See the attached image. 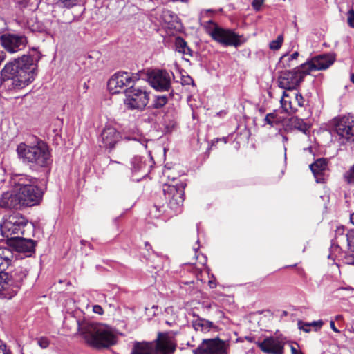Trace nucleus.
Listing matches in <instances>:
<instances>
[{
    "label": "nucleus",
    "instance_id": "1",
    "mask_svg": "<svg viewBox=\"0 0 354 354\" xmlns=\"http://www.w3.org/2000/svg\"><path fill=\"white\" fill-rule=\"evenodd\" d=\"M24 55L7 63L1 71V80L13 89H21L31 83L37 75L40 56Z\"/></svg>",
    "mask_w": 354,
    "mask_h": 354
},
{
    "label": "nucleus",
    "instance_id": "2",
    "mask_svg": "<svg viewBox=\"0 0 354 354\" xmlns=\"http://www.w3.org/2000/svg\"><path fill=\"white\" fill-rule=\"evenodd\" d=\"M77 322L78 330L88 346L100 349L116 343L117 337L113 329L107 325L88 321Z\"/></svg>",
    "mask_w": 354,
    "mask_h": 354
},
{
    "label": "nucleus",
    "instance_id": "3",
    "mask_svg": "<svg viewBox=\"0 0 354 354\" xmlns=\"http://www.w3.org/2000/svg\"><path fill=\"white\" fill-rule=\"evenodd\" d=\"M16 151L24 164L45 167L52 162L48 147L42 141H38L35 145L21 142L17 145Z\"/></svg>",
    "mask_w": 354,
    "mask_h": 354
},
{
    "label": "nucleus",
    "instance_id": "4",
    "mask_svg": "<svg viewBox=\"0 0 354 354\" xmlns=\"http://www.w3.org/2000/svg\"><path fill=\"white\" fill-rule=\"evenodd\" d=\"M27 274V269L21 266L16 268L12 272L10 277H9L7 272V279L0 281V286H2L0 288V297L8 299L12 298L18 292Z\"/></svg>",
    "mask_w": 354,
    "mask_h": 354
},
{
    "label": "nucleus",
    "instance_id": "5",
    "mask_svg": "<svg viewBox=\"0 0 354 354\" xmlns=\"http://www.w3.org/2000/svg\"><path fill=\"white\" fill-rule=\"evenodd\" d=\"M28 220L21 214L15 213L4 218L0 229L2 235L10 240L24 234Z\"/></svg>",
    "mask_w": 354,
    "mask_h": 354
},
{
    "label": "nucleus",
    "instance_id": "6",
    "mask_svg": "<svg viewBox=\"0 0 354 354\" xmlns=\"http://www.w3.org/2000/svg\"><path fill=\"white\" fill-rule=\"evenodd\" d=\"M212 26L207 28V33L212 38L225 46H239L243 42L241 37L231 29L223 28L210 21Z\"/></svg>",
    "mask_w": 354,
    "mask_h": 354
},
{
    "label": "nucleus",
    "instance_id": "7",
    "mask_svg": "<svg viewBox=\"0 0 354 354\" xmlns=\"http://www.w3.org/2000/svg\"><path fill=\"white\" fill-rule=\"evenodd\" d=\"M306 75L307 73L304 68H301V64L292 71H281L277 78L278 86L284 90H295L304 81Z\"/></svg>",
    "mask_w": 354,
    "mask_h": 354
},
{
    "label": "nucleus",
    "instance_id": "8",
    "mask_svg": "<svg viewBox=\"0 0 354 354\" xmlns=\"http://www.w3.org/2000/svg\"><path fill=\"white\" fill-rule=\"evenodd\" d=\"M333 128L338 141L341 144L346 143L354 136V115L335 118L333 120Z\"/></svg>",
    "mask_w": 354,
    "mask_h": 354
},
{
    "label": "nucleus",
    "instance_id": "9",
    "mask_svg": "<svg viewBox=\"0 0 354 354\" xmlns=\"http://www.w3.org/2000/svg\"><path fill=\"white\" fill-rule=\"evenodd\" d=\"M186 184L181 183L176 185L165 184L163 192L169 207L175 212H180L184 202Z\"/></svg>",
    "mask_w": 354,
    "mask_h": 354
},
{
    "label": "nucleus",
    "instance_id": "10",
    "mask_svg": "<svg viewBox=\"0 0 354 354\" xmlns=\"http://www.w3.org/2000/svg\"><path fill=\"white\" fill-rule=\"evenodd\" d=\"M140 76L138 73H129L127 72H118L113 75L108 81L109 91L113 93H118L125 87H131L138 80Z\"/></svg>",
    "mask_w": 354,
    "mask_h": 354
},
{
    "label": "nucleus",
    "instance_id": "11",
    "mask_svg": "<svg viewBox=\"0 0 354 354\" xmlns=\"http://www.w3.org/2000/svg\"><path fill=\"white\" fill-rule=\"evenodd\" d=\"M125 97L124 103L130 109H142L149 100V93L145 89L133 86L125 91Z\"/></svg>",
    "mask_w": 354,
    "mask_h": 354
},
{
    "label": "nucleus",
    "instance_id": "12",
    "mask_svg": "<svg viewBox=\"0 0 354 354\" xmlns=\"http://www.w3.org/2000/svg\"><path fill=\"white\" fill-rule=\"evenodd\" d=\"M335 243L340 248L346 247L350 254L345 257L348 264H354V230L345 232L343 227H338L335 232Z\"/></svg>",
    "mask_w": 354,
    "mask_h": 354
},
{
    "label": "nucleus",
    "instance_id": "13",
    "mask_svg": "<svg viewBox=\"0 0 354 354\" xmlns=\"http://www.w3.org/2000/svg\"><path fill=\"white\" fill-rule=\"evenodd\" d=\"M335 56L333 54H322L312 57L301 64L307 75L316 71L326 70L329 68L335 62Z\"/></svg>",
    "mask_w": 354,
    "mask_h": 354
},
{
    "label": "nucleus",
    "instance_id": "14",
    "mask_svg": "<svg viewBox=\"0 0 354 354\" xmlns=\"http://www.w3.org/2000/svg\"><path fill=\"white\" fill-rule=\"evenodd\" d=\"M0 41L1 46L10 53L23 50L27 44V39L24 35L10 33L1 35Z\"/></svg>",
    "mask_w": 354,
    "mask_h": 354
},
{
    "label": "nucleus",
    "instance_id": "15",
    "mask_svg": "<svg viewBox=\"0 0 354 354\" xmlns=\"http://www.w3.org/2000/svg\"><path fill=\"white\" fill-rule=\"evenodd\" d=\"M225 343L219 339H203L201 344L193 351L194 354H223L226 352Z\"/></svg>",
    "mask_w": 354,
    "mask_h": 354
},
{
    "label": "nucleus",
    "instance_id": "16",
    "mask_svg": "<svg viewBox=\"0 0 354 354\" xmlns=\"http://www.w3.org/2000/svg\"><path fill=\"white\" fill-rule=\"evenodd\" d=\"M19 196L23 207H31L39 203L43 192L37 185L19 190Z\"/></svg>",
    "mask_w": 354,
    "mask_h": 354
},
{
    "label": "nucleus",
    "instance_id": "17",
    "mask_svg": "<svg viewBox=\"0 0 354 354\" xmlns=\"http://www.w3.org/2000/svg\"><path fill=\"white\" fill-rule=\"evenodd\" d=\"M280 102L284 112L294 113L299 107L304 106L306 100L300 93H295L291 95L283 91Z\"/></svg>",
    "mask_w": 354,
    "mask_h": 354
},
{
    "label": "nucleus",
    "instance_id": "18",
    "mask_svg": "<svg viewBox=\"0 0 354 354\" xmlns=\"http://www.w3.org/2000/svg\"><path fill=\"white\" fill-rule=\"evenodd\" d=\"M171 74L165 70L153 71L149 77L153 88L159 91H169L171 87Z\"/></svg>",
    "mask_w": 354,
    "mask_h": 354
},
{
    "label": "nucleus",
    "instance_id": "19",
    "mask_svg": "<svg viewBox=\"0 0 354 354\" xmlns=\"http://www.w3.org/2000/svg\"><path fill=\"white\" fill-rule=\"evenodd\" d=\"M285 341L280 337H270L258 342L259 348L267 354H283Z\"/></svg>",
    "mask_w": 354,
    "mask_h": 354
},
{
    "label": "nucleus",
    "instance_id": "20",
    "mask_svg": "<svg viewBox=\"0 0 354 354\" xmlns=\"http://www.w3.org/2000/svg\"><path fill=\"white\" fill-rule=\"evenodd\" d=\"M120 139V134L116 129L107 125L103 129L101 133L100 146L101 147L111 149L115 147V145Z\"/></svg>",
    "mask_w": 354,
    "mask_h": 354
},
{
    "label": "nucleus",
    "instance_id": "21",
    "mask_svg": "<svg viewBox=\"0 0 354 354\" xmlns=\"http://www.w3.org/2000/svg\"><path fill=\"white\" fill-rule=\"evenodd\" d=\"M0 208L5 209H21L23 208L18 192L8 191L0 197Z\"/></svg>",
    "mask_w": 354,
    "mask_h": 354
},
{
    "label": "nucleus",
    "instance_id": "22",
    "mask_svg": "<svg viewBox=\"0 0 354 354\" xmlns=\"http://www.w3.org/2000/svg\"><path fill=\"white\" fill-rule=\"evenodd\" d=\"M36 241L30 239H25L19 236L13 239L12 246L15 250L20 253L26 254V256L30 257L35 252Z\"/></svg>",
    "mask_w": 354,
    "mask_h": 354
},
{
    "label": "nucleus",
    "instance_id": "23",
    "mask_svg": "<svg viewBox=\"0 0 354 354\" xmlns=\"http://www.w3.org/2000/svg\"><path fill=\"white\" fill-rule=\"evenodd\" d=\"M175 346L171 340L165 335L159 334L156 346V354H173Z\"/></svg>",
    "mask_w": 354,
    "mask_h": 354
},
{
    "label": "nucleus",
    "instance_id": "24",
    "mask_svg": "<svg viewBox=\"0 0 354 354\" xmlns=\"http://www.w3.org/2000/svg\"><path fill=\"white\" fill-rule=\"evenodd\" d=\"M328 162L324 158L317 159L310 165V168L316 179L317 183L324 182V172L327 169Z\"/></svg>",
    "mask_w": 354,
    "mask_h": 354
},
{
    "label": "nucleus",
    "instance_id": "25",
    "mask_svg": "<svg viewBox=\"0 0 354 354\" xmlns=\"http://www.w3.org/2000/svg\"><path fill=\"white\" fill-rule=\"evenodd\" d=\"M12 183L19 191L37 185V179L25 174H17L12 178Z\"/></svg>",
    "mask_w": 354,
    "mask_h": 354
},
{
    "label": "nucleus",
    "instance_id": "26",
    "mask_svg": "<svg viewBox=\"0 0 354 354\" xmlns=\"http://www.w3.org/2000/svg\"><path fill=\"white\" fill-rule=\"evenodd\" d=\"M286 129L289 131L292 129H297L305 134L309 131V126L304 121L303 119L297 117H292L286 122Z\"/></svg>",
    "mask_w": 354,
    "mask_h": 354
},
{
    "label": "nucleus",
    "instance_id": "27",
    "mask_svg": "<svg viewBox=\"0 0 354 354\" xmlns=\"http://www.w3.org/2000/svg\"><path fill=\"white\" fill-rule=\"evenodd\" d=\"M6 253L10 254L8 249L0 248V281L7 279V272L5 270L10 264V259L8 256L3 257ZM2 286H0L1 288Z\"/></svg>",
    "mask_w": 354,
    "mask_h": 354
},
{
    "label": "nucleus",
    "instance_id": "28",
    "mask_svg": "<svg viewBox=\"0 0 354 354\" xmlns=\"http://www.w3.org/2000/svg\"><path fill=\"white\" fill-rule=\"evenodd\" d=\"M130 169L133 174L140 173L141 176L146 175V163L141 156H134L130 162Z\"/></svg>",
    "mask_w": 354,
    "mask_h": 354
},
{
    "label": "nucleus",
    "instance_id": "29",
    "mask_svg": "<svg viewBox=\"0 0 354 354\" xmlns=\"http://www.w3.org/2000/svg\"><path fill=\"white\" fill-rule=\"evenodd\" d=\"M131 354H153V346L146 342H135Z\"/></svg>",
    "mask_w": 354,
    "mask_h": 354
},
{
    "label": "nucleus",
    "instance_id": "30",
    "mask_svg": "<svg viewBox=\"0 0 354 354\" xmlns=\"http://www.w3.org/2000/svg\"><path fill=\"white\" fill-rule=\"evenodd\" d=\"M299 57V53L295 52L291 55L285 54L283 55L279 62V65L282 68H291L297 64V59Z\"/></svg>",
    "mask_w": 354,
    "mask_h": 354
},
{
    "label": "nucleus",
    "instance_id": "31",
    "mask_svg": "<svg viewBox=\"0 0 354 354\" xmlns=\"http://www.w3.org/2000/svg\"><path fill=\"white\" fill-rule=\"evenodd\" d=\"M194 330L201 332H208L213 326V323L202 318H197L192 322Z\"/></svg>",
    "mask_w": 354,
    "mask_h": 354
},
{
    "label": "nucleus",
    "instance_id": "32",
    "mask_svg": "<svg viewBox=\"0 0 354 354\" xmlns=\"http://www.w3.org/2000/svg\"><path fill=\"white\" fill-rule=\"evenodd\" d=\"M176 50L186 55L192 56V50L187 46L186 41L181 37H177L175 41Z\"/></svg>",
    "mask_w": 354,
    "mask_h": 354
},
{
    "label": "nucleus",
    "instance_id": "33",
    "mask_svg": "<svg viewBox=\"0 0 354 354\" xmlns=\"http://www.w3.org/2000/svg\"><path fill=\"white\" fill-rule=\"evenodd\" d=\"M168 102L167 95H157L153 101V106L156 109H159L164 106Z\"/></svg>",
    "mask_w": 354,
    "mask_h": 354
},
{
    "label": "nucleus",
    "instance_id": "34",
    "mask_svg": "<svg viewBox=\"0 0 354 354\" xmlns=\"http://www.w3.org/2000/svg\"><path fill=\"white\" fill-rule=\"evenodd\" d=\"M77 3V0H57L56 5L59 8H71Z\"/></svg>",
    "mask_w": 354,
    "mask_h": 354
},
{
    "label": "nucleus",
    "instance_id": "35",
    "mask_svg": "<svg viewBox=\"0 0 354 354\" xmlns=\"http://www.w3.org/2000/svg\"><path fill=\"white\" fill-rule=\"evenodd\" d=\"M347 181L350 185V191L354 196V166L351 169L346 176Z\"/></svg>",
    "mask_w": 354,
    "mask_h": 354
},
{
    "label": "nucleus",
    "instance_id": "36",
    "mask_svg": "<svg viewBox=\"0 0 354 354\" xmlns=\"http://www.w3.org/2000/svg\"><path fill=\"white\" fill-rule=\"evenodd\" d=\"M283 41V35H279L275 40H273L270 43V48L274 50H279L282 45Z\"/></svg>",
    "mask_w": 354,
    "mask_h": 354
},
{
    "label": "nucleus",
    "instance_id": "37",
    "mask_svg": "<svg viewBox=\"0 0 354 354\" xmlns=\"http://www.w3.org/2000/svg\"><path fill=\"white\" fill-rule=\"evenodd\" d=\"M276 120H277V114L274 113H268L266 115V118L264 119V122L266 124H268L270 125L271 127H274L276 124Z\"/></svg>",
    "mask_w": 354,
    "mask_h": 354
},
{
    "label": "nucleus",
    "instance_id": "38",
    "mask_svg": "<svg viewBox=\"0 0 354 354\" xmlns=\"http://www.w3.org/2000/svg\"><path fill=\"white\" fill-rule=\"evenodd\" d=\"M347 22H348V26L352 28H354V10L353 9H351L348 10V13H347Z\"/></svg>",
    "mask_w": 354,
    "mask_h": 354
},
{
    "label": "nucleus",
    "instance_id": "39",
    "mask_svg": "<svg viewBox=\"0 0 354 354\" xmlns=\"http://www.w3.org/2000/svg\"><path fill=\"white\" fill-rule=\"evenodd\" d=\"M297 325L300 330H302L306 333H309L310 331V324H309V323L299 321Z\"/></svg>",
    "mask_w": 354,
    "mask_h": 354
},
{
    "label": "nucleus",
    "instance_id": "40",
    "mask_svg": "<svg viewBox=\"0 0 354 354\" xmlns=\"http://www.w3.org/2000/svg\"><path fill=\"white\" fill-rule=\"evenodd\" d=\"M37 344L41 348H46L49 346V340L42 337L37 339Z\"/></svg>",
    "mask_w": 354,
    "mask_h": 354
},
{
    "label": "nucleus",
    "instance_id": "41",
    "mask_svg": "<svg viewBox=\"0 0 354 354\" xmlns=\"http://www.w3.org/2000/svg\"><path fill=\"white\" fill-rule=\"evenodd\" d=\"M309 324H310V327L311 326L314 327L315 331H317L318 330H319L322 328V326L324 324V322L322 320H318V321H314L313 322H310V323H309Z\"/></svg>",
    "mask_w": 354,
    "mask_h": 354
},
{
    "label": "nucleus",
    "instance_id": "42",
    "mask_svg": "<svg viewBox=\"0 0 354 354\" xmlns=\"http://www.w3.org/2000/svg\"><path fill=\"white\" fill-rule=\"evenodd\" d=\"M0 354H11L6 345L0 339Z\"/></svg>",
    "mask_w": 354,
    "mask_h": 354
},
{
    "label": "nucleus",
    "instance_id": "43",
    "mask_svg": "<svg viewBox=\"0 0 354 354\" xmlns=\"http://www.w3.org/2000/svg\"><path fill=\"white\" fill-rule=\"evenodd\" d=\"M263 2V0H254L252 2V6L254 10H259Z\"/></svg>",
    "mask_w": 354,
    "mask_h": 354
},
{
    "label": "nucleus",
    "instance_id": "44",
    "mask_svg": "<svg viewBox=\"0 0 354 354\" xmlns=\"http://www.w3.org/2000/svg\"><path fill=\"white\" fill-rule=\"evenodd\" d=\"M93 310L95 313L98 315H102L104 313V310L100 305L93 306Z\"/></svg>",
    "mask_w": 354,
    "mask_h": 354
},
{
    "label": "nucleus",
    "instance_id": "45",
    "mask_svg": "<svg viewBox=\"0 0 354 354\" xmlns=\"http://www.w3.org/2000/svg\"><path fill=\"white\" fill-rule=\"evenodd\" d=\"M281 140H282L283 143L285 145L288 141V137L283 134L281 135ZM286 150H287V149H286V146L284 145L285 152L286 151Z\"/></svg>",
    "mask_w": 354,
    "mask_h": 354
},
{
    "label": "nucleus",
    "instance_id": "46",
    "mask_svg": "<svg viewBox=\"0 0 354 354\" xmlns=\"http://www.w3.org/2000/svg\"><path fill=\"white\" fill-rule=\"evenodd\" d=\"M330 326L331 329L335 333H339V330L335 327L334 321H330Z\"/></svg>",
    "mask_w": 354,
    "mask_h": 354
},
{
    "label": "nucleus",
    "instance_id": "47",
    "mask_svg": "<svg viewBox=\"0 0 354 354\" xmlns=\"http://www.w3.org/2000/svg\"><path fill=\"white\" fill-rule=\"evenodd\" d=\"M292 354H303L301 351H298L295 346H291Z\"/></svg>",
    "mask_w": 354,
    "mask_h": 354
},
{
    "label": "nucleus",
    "instance_id": "48",
    "mask_svg": "<svg viewBox=\"0 0 354 354\" xmlns=\"http://www.w3.org/2000/svg\"><path fill=\"white\" fill-rule=\"evenodd\" d=\"M350 220L352 224L354 225V213L351 214L350 216Z\"/></svg>",
    "mask_w": 354,
    "mask_h": 354
},
{
    "label": "nucleus",
    "instance_id": "49",
    "mask_svg": "<svg viewBox=\"0 0 354 354\" xmlns=\"http://www.w3.org/2000/svg\"><path fill=\"white\" fill-rule=\"evenodd\" d=\"M209 286L212 288H214L216 287L215 286V283L212 281H209Z\"/></svg>",
    "mask_w": 354,
    "mask_h": 354
},
{
    "label": "nucleus",
    "instance_id": "50",
    "mask_svg": "<svg viewBox=\"0 0 354 354\" xmlns=\"http://www.w3.org/2000/svg\"><path fill=\"white\" fill-rule=\"evenodd\" d=\"M351 81L354 84V73L351 75Z\"/></svg>",
    "mask_w": 354,
    "mask_h": 354
},
{
    "label": "nucleus",
    "instance_id": "51",
    "mask_svg": "<svg viewBox=\"0 0 354 354\" xmlns=\"http://www.w3.org/2000/svg\"><path fill=\"white\" fill-rule=\"evenodd\" d=\"M145 247L147 248V250H149L148 247L151 248V246L147 243H146Z\"/></svg>",
    "mask_w": 354,
    "mask_h": 354
},
{
    "label": "nucleus",
    "instance_id": "52",
    "mask_svg": "<svg viewBox=\"0 0 354 354\" xmlns=\"http://www.w3.org/2000/svg\"><path fill=\"white\" fill-rule=\"evenodd\" d=\"M84 87L85 89H87L88 88V85L86 83H84Z\"/></svg>",
    "mask_w": 354,
    "mask_h": 354
},
{
    "label": "nucleus",
    "instance_id": "53",
    "mask_svg": "<svg viewBox=\"0 0 354 354\" xmlns=\"http://www.w3.org/2000/svg\"><path fill=\"white\" fill-rule=\"evenodd\" d=\"M186 84H189V82H188V80H186Z\"/></svg>",
    "mask_w": 354,
    "mask_h": 354
},
{
    "label": "nucleus",
    "instance_id": "54",
    "mask_svg": "<svg viewBox=\"0 0 354 354\" xmlns=\"http://www.w3.org/2000/svg\"><path fill=\"white\" fill-rule=\"evenodd\" d=\"M186 84H189V82H188V80H186Z\"/></svg>",
    "mask_w": 354,
    "mask_h": 354
},
{
    "label": "nucleus",
    "instance_id": "55",
    "mask_svg": "<svg viewBox=\"0 0 354 354\" xmlns=\"http://www.w3.org/2000/svg\"><path fill=\"white\" fill-rule=\"evenodd\" d=\"M189 80L193 83V80L189 78Z\"/></svg>",
    "mask_w": 354,
    "mask_h": 354
}]
</instances>
